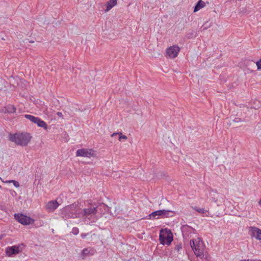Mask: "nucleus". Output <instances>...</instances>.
I'll use <instances>...</instances> for the list:
<instances>
[{"mask_svg": "<svg viewBox=\"0 0 261 261\" xmlns=\"http://www.w3.org/2000/svg\"><path fill=\"white\" fill-rule=\"evenodd\" d=\"M32 139L30 134L28 133L10 134L9 140L15 142L16 144L21 146H27Z\"/></svg>", "mask_w": 261, "mask_h": 261, "instance_id": "1", "label": "nucleus"}, {"mask_svg": "<svg viewBox=\"0 0 261 261\" xmlns=\"http://www.w3.org/2000/svg\"><path fill=\"white\" fill-rule=\"evenodd\" d=\"M159 240L161 244L169 245L173 240V233L168 228L161 229L160 230Z\"/></svg>", "mask_w": 261, "mask_h": 261, "instance_id": "2", "label": "nucleus"}, {"mask_svg": "<svg viewBox=\"0 0 261 261\" xmlns=\"http://www.w3.org/2000/svg\"><path fill=\"white\" fill-rule=\"evenodd\" d=\"M174 212L170 210H160L155 211L147 216V219H159L173 217Z\"/></svg>", "mask_w": 261, "mask_h": 261, "instance_id": "3", "label": "nucleus"}, {"mask_svg": "<svg viewBox=\"0 0 261 261\" xmlns=\"http://www.w3.org/2000/svg\"><path fill=\"white\" fill-rule=\"evenodd\" d=\"M101 207L107 208H108L105 204H101L99 206L96 207L91 205L90 207L85 208L82 210L81 214L83 217H85L88 219H90L93 216H94L97 213H98L99 210H101Z\"/></svg>", "mask_w": 261, "mask_h": 261, "instance_id": "4", "label": "nucleus"}, {"mask_svg": "<svg viewBox=\"0 0 261 261\" xmlns=\"http://www.w3.org/2000/svg\"><path fill=\"white\" fill-rule=\"evenodd\" d=\"M190 244L197 256L202 258L204 256L202 243L200 241L191 240Z\"/></svg>", "mask_w": 261, "mask_h": 261, "instance_id": "5", "label": "nucleus"}, {"mask_svg": "<svg viewBox=\"0 0 261 261\" xmlns=\"http://www.w3.org/2000/svg\"><path fill=\"white\" fill-rule=\"evenodd\" d=\"M74 205H69L64 207L62 211L61 215L63 218L66 219L70 218H76L77 216L73 209Z\"/></svg>", "mask_w": 261, "mask_h": 261, "instance_id": "6", "label": "nucleus"}, {"mask_svg": "<svg viewBox=\"0 0 261 261\" xmlns=\"http://www.w3.org/2000/svg\"><path fill=\"white\" fill-rule=\"evenodd\" d=\"M14 218L18 222L24 225L32 224L34 222L33 219L21 213L15 214Z\"/></svg>", "mask_w": 261, "mask_h": 261, "instance_id": "7", "label": "nucleus"}, {"mask_svg": "<svg viewBox=\"0 0 261 261\" xmlns=\"http://www.w3.org/2000/svg\"><path fill=\"white\" fill-rule=\"evenodd\" d=\"M24 246L23 244H20L18 245H14L8 247L6 248L5 252L8 256H12L18 254L21 252Z\"/></svg>", "mask_w": 261, "mask_h": 261, "instance_id": "8", "label": "nucleus"}, {"mask_svg": "<svg viewBox=\"0 0 261 261\" xmlns=\"http://www.w3.org/2000/svg\"><path fill=\"white\" fill-rule=\"evenodd\" d=\"M76 156L90 158L95 156L96 153L94 150L92 149H78L76 152Z\"/></svg>", "mask_w": 261, "mask_h": 261, "instance_id": "9", "label": "nucleus"}, {"mask_svg": "<svg viewBox=\"0 0 261 261\" xmlns=\"http://www.w3.org/2000/svg\"><path fill=\"white\" fill-rule=\"evenodd\" d=\"M179 51V48L178 46L173 45L167 49V55L170 58H174L176 57L178 52Z\"/></svg>", "mask_w": 261, "mask_h": 261, "instance_id": "10", "label": "nucleus"}, {"mask_svg": "<svg viewBox=\"0 0 261 261\" xmlns=\"http://www.w3.org/2000/svg\"><path fill=\"white\" fill-rule=\"evenodd\" d=\"M249 233L251 237L261 240V230L260 229L255 227H250Z\"/></svg>", "mask_w": 261, "mask_h": 261, "instance_id": "11", "label": "nucleus"}, {"mask_svg": "<svg viewBox=\"0 0 261 261\" xmlns=\"http://www.w3.org/2000/svg\"><path fill=\"white\" fill-rule=\"evenodd\" d=\"M59 205L57 200H51L47 203L45 207L48 212H53L59 206Z\"/></svg>", "mask_w": 261, "mask_h": 261, "instance_id": "12", "label": "nucleus"}, {"mask_svg": "<svg viewBox=\"0 0 261 261\" xmlns=\"http://www.w3.org/2000/svg\"><path fill=\"white\" fill-rule=\"evenodd\" d=\"M181 231L184 237H188L189 234L194 233L195 229L188 225H184L181 226Z\"/></svg>", "mask_w": 261, "mask_h": 261, "instance_id": "13", "label": "nucleus"}, {"mask_svg": "<svg viewBox=\"0 0 261 261\" xmlns=\"http://www.w3.org/2000/svg\"><path fill=\"white\" fill-rule=\"evenodd\" d=\"M34 123L37 124L38 126L40 127H42L45 129H47V125L45 122L43 120H41L40 118L37 117L36 120L35 121Z\"/></svg>", "mask_w": 261, "mask_h": 261, "instance_id": "14", "label": "nucleus"}, {"mask_svg": "<svg viewBox=\"0 0 261 261\" xmlns=\"http://www.w3.org/2000/svg\"><path fill=\"white\" fill-rule=\"evenodd\" d=\"M16 108L13 105H8L4 107L3 111L5 113H14L16 112Z\"/></svg>", "mask_w": 261, "mask_h": 261, "instance_id": "15", "label": "nucleus"}, {"mask_svg": "<svg viewBox=\"0 0 261 261\" xmlns=\"http://www.w3.org/2000/svg\"><path fill=\"white\" fill-rule=\"evenodd\" d=\"M205 6V3L203 2L202 0H199L195 5L194 9V12H196L198 11H199L201 8H202Z\"/></svg>", "mask_w": 261, "mask_h": 261, "instance_id": "16", "label": "nucleus"}, {"mask_svg": "<svg viewBox=\"0 0 261 261\" xmlns=\"http://www.w3.org/2000/svg\"><path fill=\"white\" fill-rule=\"evenodd\" d=\"M117 0H110L107 2L106 11H109L117 4Z\"/></svg>", "mask_w": 261, "mask_h": 261, "instance_id": "17", "label": "nucleus"}, {"mask_svg": "<svg viewBox=\"0 0 261 261\" xmlns=\"http://www.w3.org/2000/svg\"><path fill=\"white\" fill-rule=\"evenodd\" d=\"M254 64H255L256 65H261V59L256 62L251 60H246L244 63L245 65H252Z\"/></svg>", "mask_w": 261, "mask_h": 261, "instance_id": "18", "label": "nucleus"}, {"mask_svg": "<svg viewBox=\"0 0 261 261\" xmlns=\"http://www.w3.org/2000/svg\"><path fill=\"white\" fill-rule=\"evenodd\" d=\"M24 117L27 118V119L30 120L31 122L34 123L35 121L36 120L37 117L31 115L29 114H25L24 115Z\"/></svg>", "mask_w": 261, "mask_h": 261, "instance_id": "19", "label": "nucleus"}, {"mask_svg": "<svg viewBox=\"0 0 261 261\" xmlns=\"http://www.w3.org/2000/svg\"><path fill=\"white\" fill-rule=\"evenodd\" d=\"M196 32L195 31H192L190 32H189L187 34V37L188 39L193 38L196 36Z\"/></svg>", "mask_w": 261, "mask_h": 261, "instance_id": "20", "label": "nucleus"}, {"mask_svg": "<svg viewBox=\"0 0 261 261\" xmlns=\"http://www.w3.org/2000/svg\"><path fill=\"white\" fill-rule=\"evenodd\" d=\"M232 122H234V123H239V122H244V120L242 119L241 118H239V117H235L232 120Z\"/></svg>", "mask_w": 261, "mask_h": 261, "instance_id": "21", "label": "nucleus"}, {"mask_svg": "<svg viewBox=\"0 0 261 261\" xmlns=\"http://www.w3.org/2000/svg\"><path fill=\"white\" fill-rule=\"evenodd\" d=\"M182 249V245L181 243H179L176 245L174 248V250L177 251V252H179L180 250Z\"/></svg>", "mask_w": 261, "mask_h": 261, "instance_id": "22", "label": "nucleus"}, {"mask_svg": "<svg viewBox=\"0 0 261 261\" xmlns=\"http://www.w3.org/2000/svg\"><path fill=\"white\" fill-rule=\"evenodd\" d=\"M194 210L197 211V212L201 213V214H204L205 211L202 208H198L197 207H195L194 208Z\"/></svg>", "mask_w": 261, "mask_h": 261, "instance_id": "23", "label": "nucleus"}, {"mask_svg": "<svg viewBox=\"0 0 261 261\" xmlns=\"http://www.w3.org/2000/svg\"><path fill=\"white\" fill-rule=\"evenodd\" d=\"M71 232L74 235H77L79 232V228L76 227H73L72 229Z\"/></svg>", "mask_w": 261, "mask_h": 261, "instance_id": "24", "label": "nucleus"}, {"mask_svg": "<svg viewBox=\"0 0 261 261\" xmlns=\"http://www.w3.org/2000/svg\"><path fill=\"white\" fill-rule=\"evenodd\" d=\"M8 182H13V185L14 186L16 187V188H18L19 187V184L18 181H16V180H10V181H8Z\"/></svg>", "mask_w": 261, "mask_h": 261, "instance_id": "25", "label": "nucleus"}, {"mask_svg": "<svg viewBox=\"0 0 261 261\" xmlns=\"http://www.w3.org/2000/svg\"><path fill=\"white\" fill-rule=\"evenodd\" d=\"M119 133V141H121V139H127V137L125 135H123L121 133Z\"/></svg>", "mask_w": 261, "mask_h": 261, "instance_id": "26", "label": "nucleus"}, {"mask_svg": "<svg viewBox=\"0 0 261 261\" xmlns=\"http://www.w3.org/2000/svg\"><path fill=\"white\" fill-rule=\"evenodd\" d=\"M162 71L165 73H167L169 71L168 66H165V69L162 68Z\"/></svg>", "mask_w": 261, "mask_h": 261, "instance_id": "27", "label": "nucleus"}, {"mask_svg": "<svg viewBox=\"0 0 261 261\" xmlns=\"http://www.w3.org/2000/svg\"><path fill=\"white\" fill-rule=\"evenodd\" d=\"M72 205H74V207H72L71 209H73L74 210V211L76 212V215L77 214V210L76 208V206H77V204H76L75 203L74 204H71Z\"/></svg>", "mask_w": 261, "mask_h": 261, "instance_id": "28", "label": "nucleus"}, {"mask_svg": "<svg viewBox=\"0 0 261 261\" xmlns=\"http://www.w3.org/2000/svg\"><path fill=\"white\" fill-rule=\"evenodd\" d=\"M83 253L84 254H88L89 253V250L88 249L86 248V249H84L83 250Z\"/></svg>", "mask_w": 261, "mask_h": 261, "instance_id": "29", "label": "nucleus"}, {"mask_svg": "<svg viewBox=\"0 0 261 261\" xmlns=\"http://www.w3.org/2000/svg\"><path fill=\"white\" fill-rule=\"evenodd\" d=\"M88 235V233H82L81 234V237L83 239L85 238Z\"/></svg>", "mask_w": 261, "mask_h": 261, "instance_id": "30", "label": "nucleus"}, {"mask_svg": "<svg viewBox=\"0 0 261 261\" xmlns=\"http://www.w3.org/2000/svg\"><path fill=\"white\" fill-rule=\"evenodd\" d=\"M57 115L59 117H63V114L61 112H57Z\"/></svg>", "mask_w": 261, "mask_h": 261, "instance_id": "31", "label": "nucleus"}, {"mask_svg": "<svg viewBox=\"0 0 261 261\" xmlns=\"http://www.w3.org/2000/svg\"><path fill=\"white\" fill-rule=\"evenodd\" d=\"M118 134H119V133H113V134H112L111 135V136H112V137H113V136H115V135H118Z\"/></svg>", "mask_w": 261, "mask_h": 261, "instance_id": "32", "label": "nucleus"}, {"mask_svg": "<svg viewBox=\"0 0 261 261\" xmlns=\"http://www.w3.org/2000/svg\"><path fill=\"white\" fill-rule=\"evenodd\" d=\"M250 261H261V260H259V259H250Z\"/></svg>", "mask_w": 261, "mask_h": 261, "instance_id": "33", "label": "nucleus"}, {"mask_svg": "<svg viewBox=\"0 0 261 261\" xmlns=\"http://www.w3.org/2000/svg\"><path fill=\"white\" fill-rule=\"evenodd\" d=\"M256 70H261V66H257Z\"/></svg>", "mask_w": 261, "mask_h": 261, "instance_id": "34", "label": "nucleus"}, {"mask_svg": "<svg viewBox=\"0 0 261 261\" xmlns=\"http://www.w3.org/2000/svg\"><path fill=\"white\" fill-rule=\"evenodd\" d=\"M29 42H30V43H34V41L31 40V41H29Z\"/></svg>", "mask_w": 261, "mask_h": 261, "instance_id": "35", "label": "nucleus"}, {"mask_svg": "<svg viewBox=\"0 0 261 261\" xmlns=\"http://www.w3.org/2000/svg\"><path fill=\"white\" fill-rule=\"evenodd\" d=\"M259 204L260 205H261V200L259 201Z\"/></svg>", "mask_w": 261, "mask_h": 261, "instance_id": "36", "label": "nucleus"}, {"mask_svg": "<svg viewBox=\"0 0 261 261\" xmlns=\"http://www.w3.org/2000/svg\"><path fill=\"white\" fill-rule=\"evenodd\" d=\"M0 188H2V186L0 185Z\"/></svg>", "mask_w": 261, "mask_h": 261, "instance_id": "37", "label": "nucleus"}]
</instances>
